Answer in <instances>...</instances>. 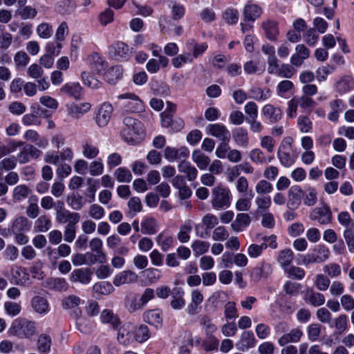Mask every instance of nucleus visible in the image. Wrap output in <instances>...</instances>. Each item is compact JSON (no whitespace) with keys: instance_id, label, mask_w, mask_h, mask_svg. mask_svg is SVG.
Returning <instances> with one entry per match:
<instances>
[{"instance_id":"45","label":"nucleus","mask_w":354,"mask_h":354,"mask_svg":"<svg viewBox=\"0 0 354 354\" xmlns=\"http://www.w3.org/2000/svg\"><path fill=\"white\" fill-rule=\"evenodd\" d=\"M292 259V251L290 249H284L280 251L278 257V261L284 269H286V268L290 264Z\"/></svg>"},{"instance_id":"40","label":"nucleus","mask_w":354,"mask_h":354,"mask_svg":"<svg viewBox=\"0 0 354 354\" xmlns=\"http://www.w3.org/2000/svg\"><path fill=\"white\" fill-rule=\"evenodd\" d=\"M256 342L257 341L252 332L245 331L242 333L240 340L242 349L252 348L255 346Z\"/></svg>"},{"instance_id":"58","label":"nucleus","mask_w":354,"mask_h":354,"mask_svg":"<svg viewBox=\"0 0 354 354\" xmlns=\"http://www.w3.org/2000/svg\"><path fill=\"white\" fill-rule=\"evenodd\" d=\"M106 79L110 84H115V81L122 76V70L119 66H115L110 68L105 73Z\"/></svg>"},{"instance_id":"36","label":"nucleus","mask_w":354,"mask_h":354,"mask_svg":"<svg viewBox=\"0 0 354 354\" xmlns=\"http://www.w3.org/2000/svg\"><path fill=\"white\" fill-rule=\"evenodd\" d=\"M93 62L91 64V72L98 75L104 74L107 68V63L97 54L92 56Z\"/></svg>"},{"instance_id":"2","label":"nucleus","mask_w":354,"mask_h":354,"mask_svg":"<svg viewBox=\"0 0 354 354\" xmlns=\"http://www.w3.org/2000/svg\"><path fill=\"white\" fill-rule=\"evenodd\" d=\"M123 123L124 127L121 131L122 138L129 143L138 142L144 134L140 122L131 117H125Z\"/></svg>"},{"instance_id":"44","label":"nucleus","mask_w":354,"mask_h":354,"mask_svg":"<svg viewBox=\"0 0 354 354\" xmlns=\"http://www.w3.org/2000/svg\"><path fill=\"white\" fill-rule=\"evenodd\" d=\"M114 176L120 183H129L132 180L131 171L125 167H119L115 169Z\"/></svg>"},{"instance_id":"15","label":"nucleus","mask_w":354,"mask_h":354,"mask_svg":"<svg viewBox=\"0 0 354 354\" xmlns=\"http://www.w3.org/2000/svg\"><path fill=\"white\" fill-rule=\"evenodd\" d=\"M134 326L130 324H125L120 328L118 334V342L123 345H129L133 342Z\"/></svg>"},{"instance_id":"63","label":"nucleus","mask_w":354,"mask_h":354,"mask_svg":"<svg viewBox=\"0 0 354 354\" xmlns=\"http://www.w3.org/2000/svg\"><path fill=\"white\" fill-rule=\"evenodd\" d=\"M113 290V286L109 282L97 283L93 286V290L101 295H109Z\"/></svg>"},{"instance_id":"43","label":"nucleus","mask_w":354,"mask_h":354,"mask_svg":"<svg viewBox=\"0 0 354 354\" xmlns=\"http://www.w3.org/2000/svg\"><path fill=\"white\" fill-rule=\"evenodd\" d=\"M28 221L24 216L17 218L10 227V232L12 233H17L19 232H24L28 230Z\"/></svg>"},{"instance_id":"38","label":"nucleus","mask_w":354,"mask_h":354,"mask_svg":"<svg viewBox=\"0 0 354 354\" xmlns=\"http://www.w3.org/2000/svg\"><path fill=\"white\" fill-rule=\"evenodd\" d=\"M250 223V218L248 214H238L236 220L232 223L231 227L235 232H240L243 227H247Z\"/></svg>"},{"instance_id":"52","label":"nucleus","mask_w":354,"mask_h":354,"mask_svg":"<svg viewBox=\"0 0 354 354\" xmlns=\"http://www.w3.org/2000/svg\"><path fill=\"white\" fill-rule=\"evenodd\" d=\"M297 125L302 133H309L313 128L311 120L306 115H301L297 118Z\"/></svg>"},{"instance_id":"6","label":"nucleus","mask_w":354,"mask_h":354,"mask_svg":"<svg viewBox=\"0 0 354 354\" xmlns=\"http://www.w3.org/2000/svg\"><path fill=\"white\" fill-rule=\"evenodd\" d=\"M118 97L124 100L122 106L126 112H139L143 109L142 100L135 94L128 93L120 95Z\"/></svg>"},{"instance_id":"51","label":"nucleus","mask_w":354,"mask_h":354,"mask_svg":"<svg viewBox=\"0 0 354 354\" xmlns=\"http://www.w3.org/2000/svg\"><path fill=\"white\" fill-rule=\"evenodd\" d=\"M134 339L138 342H143L149 338V331L147 326L142 325L136 330L133 329Z\"/></svg>"},{"instance_id":"29","label":"nucleus","mask_w":354,"mask_h":354,"mask_svg":"<svg viewBox=\"0 0 354 354\" xmlns=\"http://www.w3.org/2000/svg\"><path fill=\"white\" fill-rule=\"evenodd\" d=\"M262 13L261 8L257 4L248 3L243 9V16L245 20L254 21Z\"/></svg>"},{"instance_id":"24","label":"nucleus","mask_w":354,"mask_h":354,"mask_svg":"<svg viewBox=\"0 0 354 354\" xmlns=\"http://www.w3.org/2000/svg\"><path fill=\"white\" fill-rule=\"evenodd\" d=\"M262 112L263 115L267 118L271 123L277 122L282 117L281 110L270 104H266L263 107Z\"/></svg>"},{"instance_id":"41","label":"nucleus","mask_w":354,"mask_h":354,"mask_svg":"<svg viewBox=\"0 0 354 354\" xmlns=\"http://www.w3.org/2000/svg\"><path fill=\"white\" fill-rule=\"evenodd\" d=\"M192 230V225L190 221L185 222L180 227V230L178 233L177 237L180 242L187 243L189 241V232Z\"/></svg>"},{"instance_id":"28","label":"nucleus","mask_w":354,"mask_h":354,"mask_svg":"<svg viewBox=\"0 0 354 354\" xmlns=\"http://www.w3.org/2000/svg\"><path fill=\"white\" fill-rule=\"evenodd\" d=\"M31 306L34 311L39 314H46L49 310V304L47 299L41 296H35L31 300Z\"/></svg>"},{"instance_id":"59","label":"nucleus","mask_w":354,"mask_h":354,"mask_svg":"<svg viewBox=\"0 0 354 354\" xmlns=\"http://www.w3.org/2000/svg\"><path fill=\"white\" fill-rule=\"evenodd\" d=\"M209 243L200 240L194 241L192 244V248L196 255H201L208 251Z\"/></svg>"},{"instance_id":"35","label":"nucleus","mask_w":354,"mask_h":354,"mask_svg":"<svg viewBox=\"0 0 354 354\" xmlns=\"http://www.w3.org/2000/svg\"><path fill=\"white\" fill-rule=\"evenodd\" d=\"M100 319L103 323L109 324L114 328H116L120 324L118 316L110 310H104L101 313Z\"/></svg>"},{"instance_id":"12","label":"nucleus","mask_w":354,"mask_h":354,"mask_svg":"<svg viewBox=\"0 0 354 354\" xmlns=\"http://www.w3.org/2000/svg\"><path fill=\"white\" fill-rule=\"evenodd\" d=\"M207 133L221 141H230V133L226 127L222 124L216 123L207 127Z\"/></svg>"},{"instance_id":"26","label":"nucleus","mask_w":354,"mask_h":354,"mask_svg":"<svg viewBox=\"0 0 354 354\" xmlns=\"http://www.w3.org/2000/svg\"><path fill=\"white\" fill-rule=\"evenodd\" d=\"M303 335L302 331L299 328H294L288 333L284 334L278 340V343L281 346H283L288 343L298 342Z\"/></svg>"},{"instance_id":"11","label":"nucleus","mask_w":354,"mask_h":354,"mask_svg":"<svg viewBox=\"0 0 354 354\" xmlns=\"http://www.w3.org/2000/svg\"><path fill=\"white\" fill-rule=\"evenodd\" d=\"M140 302L141 300L138 294L129 292L125 295L124 305L129 313H134L143 309L144 306Z\"/></svg>"},{"instance_id":"54","label":"nucleus","mask_w":354,"mask_h":354,"mask_svg":"<svg viewBox=\"0 0 354 354\" xmlns=\"http://www.w3.org/2000/svg\"><path fill=\"white\" fill-rule=\"evenodd\" d=\"M317 193L315 188H308L306 193L304 192V203L308 206L314 205L317 200Z\"/></svg>"},{"instance_id":"62","label":"nucleus","mask_w":354,"mask_h":354,"mask_svg":"<svg viewBox=\"0 0 354 354\" xmlns=\"http://www.w3.org/2000/svg\"><path fill=\"white\" fill-rule=\"evenodd\" d=\"M51 226L50 220L45 215L40 216L35 221V227L39 232H46Z\"/></svg>"},{"instance_id":"1","label":"nucleus","mask_w":354,"mask_h":354,"mask_svg":"<svg viewBox=\"0 0 354 354\" xmlns=\"http://www.w3.org/2000/svg\"><path fill=\"white\" fill-rule=\"evenodd\" d=\"M8 333L21 339H31L37 333L36 322L24 318L16 319L12 322Z\"/></svg>"},{"instance_id":"5","label":"nucleus","mask_w":354,"mask_h":354,"mask_svg":"<svg viewBox=\"0 0 354 354\" xmlns=\"http://www.w3.org/2000/svg\"><path fill=\"white\" fill-rule=\"evenodd\" d=\"M55 219L60 224L78 223L80 220V216L77 212H73L66 209L62 201H57Z\"/></svg>"},{"instance_id":"8","label":"nucleus","mask_w":354,"mask_h":354,"mask_svg":"<svg viewBox=\"0 0 354 354\" xmlns=\"http://www.w3.org/2000/svg\"><path fill=\"white\" fill-rule=\"evenodd\" d=\"M312 220H317L322 225L328 224L332 221V212L328 205L324 204L322 207L315 208L310 214Z\"/></svg>"},{"instance_id":"34","label":"nucleus","mask_w":354,"mask_h":354,"mask_svg":"<svg viewBox=\"0 0 354 354\" xmlns=\"http://www.w3.org/2000/svg\"><path fill=\"white\" fill-rule=\"evenodd\" d=\"M305 300L314 306H319L325 303L324 296L313 290H308L306 293Z\"/></svg>"},{"instance_id":"9","label":"nucleus","mask_w":354,"mask_h":354,"mask_svg":"<svg viewBox=\"0 0 354 354\" xmlns=\"http://www.w3.org/2000/svg\"><path fill=\"white\" fill-rule=\"evenodd\" d=\"M304 192L299 186H292L288 193L287 207L291 210L297 209L301 205Z\"/></svg>"},{"instance_id":"20","label":"nucleus","mask_w":354,"mask_h":354,"mask_svg":"<svg viewBox=\"0 0 354 354\" xmlns=\"http://www.w3.org/2000/svg\"><path fill=\"white\" fill-rule=\"evenodd\" d=\"M110 53L116 59H127L129 56L128 46L121 41H118L112 45Z\"/></svg>"},{"instance_id":"22","label":"nucleus","mask_w":354,"mask_h":354,"mask_svg":"<svg viewBox=\"0 0 354 354\" xmlns=\"http://www.w3.org/2000/svg\"><path fill=\"white\" fill-rule=\"evenodd\" d=\"M178 169L180 173L186 175V178L189 181H194L198 176L197 169L193 166L189 162L182 160L178 165Z\"/></svg>"},{"instance_id":"3","label":"nucleus","mask_w":354,"mask_h":354,"mask_svg":"<svg viewBox=\"0 0 354 354\" xmlns=\"http://www.w3.org/2000/svg\"><path fill=\"white\" fill-rule=\"evenodd\" d=\"M231 192L230 189L219 184L212 189V207L216 209H226L230 205Z\"/></svg>"},{"instance_id":"37","label":"nucleus","mask_w":354,"mask_h":354,"mask_svg":"<svg viewBox=\"0 0 354 354\" xmlns=\"http://www.w3.org/2000/svg\"><path fill=\"white\" fill-rule=\"evenodd\" d=\"M354 87V81L349 75L343 76L337 83L336 88L340 93H345Z\"/></svg>"},{"instance_id":"25","label":"nucleus","mask_w":354,"mask_h":354,"mask_svg":"<svg viewBox=\"0 0 354 354\" xmlns=\"http://www.w3.org/2000/svg\"><path fill=\"white\" fill-rule=\"evenodd\" d=\"M143 319L145 322L156 328L161 326L162 322L161 313L158 309L145 311L143 314Z\"/></svg>"},{"instance_id":"48","label":"nucleus","mask_w":354,"mask_h":354,"mask_svg":"<svg viewBox=\"0 0 354 354\" xmlns=\"http://www.w3.org/2000/svg\"><path fill=\"white\" fill-rule=\"evenodd\" d=\"M30 61V57L24 51H19L14 56L17 69H24Z\"/></svg>"},{"instance_id":"23","label":"nucleus","mask_w":354,"mask_h":354,"mask_svg":"<svg viewBox=\"0 0 354 354\" xmlns=\"http://www.w3.org/2000/svg\"><path fill=\"white\" fill-rule=\"evenodd\" d=\"M266 37L270 41H276L279 35L277 23L272 19H267L262 23Z\"/></svg>"},{"instance_id":"33","label":"nucleus","mask_w":354,"mask_h":354,"mask_svg":"<svg viewBox=\"0 0 354 354\" xmlns=\"http://www.w3.org/2000/svg\"><path fill=\"white\" fill-rule=\"evenodd\" d=\"M184 292L180 288H175L171 292L172 300L171 306L175 310L181 309L185 305V301L183 299Z\"/></svg>"},{"instance_id":"55","label":"nucleus","mask_w":354,"mask_h":354,"mask_svg":"<svg viewBox=\"0 0 354 354\" xmlns=\"http://www.w3.org/2000/svg\"><path fill=\"white\" fill-rule=\"evenodd\" d=\"M16 13L19 15L22 19L25 20L33 19L36 16L37 12L31 6H24L23 8H19L16 11Z\"/></svg>"},{"instance_id":"47","label":"nucleus","mask_w":354,"mask_h":354,"mask_svg":"<svg viewBox=\"0 0 354 354\" xmlns=\"http://www.w3.org/2000/svg\"><path fill=\"white\" fill-rule=\"evenodd\" d=\"M30 192L31 190L26 185H17L13 190V198L16 201H21L28 197Z\"/></svg>"},{"instance_id":"7","label":"nucleus","mask_w":354,"mask_h":354,"mask_svg":"<svg viewBox=\"0 0 354 354\" xmlns=\"http://www.w3.org/2000/svg\"><path fill=\"white\" fill-rule=\"evenodd\" d=\"M102 241L99 238H93L89 242V247L91 250L95 252V254L86 253L89 256L90 263L93 264L96 262L104 263L106 261L105 253L102 251Z\"/></svg>"},{"instance_id":"4","label":"nucleus","mask_w":354,"mask_h":354,"mask_svg":"<svg viewBox=\"0 0 354 354\" xmlns=\"http://www.w3.org/2000/svg\"><path fill=\"white\" fill-rule=\"evenodd\" d=\"M73 159V152L71 147H66L61 151H49L44 156L45 162L54 165L65 163L66 161L71 162Z\"/></svg>"},{"instance_id":"61","label":"nucleus","mask_w":354,"mask_h":354,"mask_svg":"<svg viewBox=\"0 0 354 354\" xmlns=\"http://www.w3.org/2000/svg\"><path fill=\"white\" fill-rule=\"evenodd\" d=\"M267 247L266 243H263L261 245L251 244L248 248V254L252 258H257L261 254L263 250H266Z\"/></svg>"},{"instance_id":"46","label":"nucleus","mask_w":354,"mask_h":354,"mask_svg":"<svg viewBox=\"0 0 354 354\" xmlns=\"http://www.w3.org/2000/svg\"><path fill=\"white\" fill-rule=\"evenodd\" d=\"M67 202L72 209L75 210H80L84 205L86 201L80 194H72L68 196Z\"/></svg>"},{"instance_id":"53","label":"nucleus","mask_w":354,"mask_h":354,"mask_svg":"<svg viewBox=\"0 0 354 354\" xmlns=\"http://www.w3.org/2000/svg\"><path fill=\"white\" fill-rule=\"evenodd\" d=\"M156 241L162 250L167 251L172 245L174 239L171 236H165L163 233H160L157 236Z\"/></svg>"},{"instance_id":"13","label":"nucleus","mask_w":354,"mask_h":354,"mask_svg":"<svg viewBox=\"0 0 354 354\" xmlns=\"http://www.w3.org/2000/svg\"><path fill=\"white\" fill-rule=\"evenodd\" d=\"M113 106L108 102L103 103L97 110L95 117L96 123L99 127L106 126L112 115Z\"/></svg>"},{"instance_id":"56","label":"nucleus","mask_w":354,"mask_h":354,"mask_svg":"<svg viewBox=\"0 0 354 354\" xmlns=\"http://www.w3.org/2000/svg\"><path fill=\"white\" fill-rule=\"evenodd\" d=\"M250 93L252 94L251 97L257 101H263L270 97L269 89L264 91L261 88L253 87L250 89Z\"/></svg>"},{"instance_id":"57","label":"nucleus","mask_w":354,"mask_h":354,"mask_svg":"<svg viewBox=\"0 0 354 354\" xmlns=\"http://www.w3.org/2000/svg\"><path fill=\"white\" fill-rule=\"evenodd\" d=\"M194 61L193 56L189 53H185L176 57L173 61L172 64L174 67L180 68L183 64L187 63H192Z\"/></svg>"},{"instance_id":"17","label":"nucleus","mask_w":354,"mask_h":354,"mask_svg":"<svg viewBox=\"0 0 354 354\" xmlns=\"http://www.w3.org/2000/svg\"><path fill=\"white\" fill-rule=\"evenodd\" d=\"M92 272L88 268H78L74 270L70 274L69 279L71 282H79L82 284H87L91 281Z\"/></svg>"},{"instance_id":"14","label":"nucleus","mask_w":354,"mask_h":354,"mask_svg":"<svg viewBox=\"0 0 354 354\" xmlns=\"http://www.w3.org/2000/svg\"><path fill=\"white\" fill-rule=\"evenodd\" d=\"M91 105L88 102L80 104L72 103L66 105L68 115L74 119H78L80 117L91 109Z\"/></svg>"},{"instance_id":"32","label":"nucleus","mask_w":354,"mask_h":354,"mask_svg":"<svg viewBox=\"0 0 354 354\" xmlns=\"http://www.w3.org/2000/svg\"><path fill=\"white\" fill-rule=\"evenodd\" d=\"M158 229L157 221L152 217L145 218L141 223V232L146 234H154Z\"/></svg>"},{"instance_id":"39","label":"nucleus","mask_w":354,"mask_h":354,"mask_svg":"<svg viewBox=\"0 0 354 354\" xmlns=\"http://www.w3.org/2000/svg\"><path fill=\"white\" fill-rule=\"evenodd\" d=\"M187 46L188 49L192 50L194 59L197 58L199 55H202L207 48V44L206 43L198 44L195 40L190 39L187 42Z\"/></svg>"},{"instance_id":"31","label":"nucleus","mask_w":354,"mask_h":354,"mask_svg":"<svg viewBox=\"0 0 354 354\" xmlns=\"http://www.w3.org/2000/svg\"><path fill=\"white\" fill-rule=\"evenodd\" d=\"M192 158L201 170L205 169L210 163V158L198 149L192 152Z\"/></svg>"},{"instance_id":"42","label":"nucleus","mask_w":354,"mask_h":354,"mask_svg":"<svg viewBox=\"0 0 354 354\" xmlns=\"http://www.w3.org/2000/svg\"><path fill=\"white\" fill-rule=\"evenodd\" d=\"M271 198L266 196H259L255 198L258 213L266 212L271 205Z\"/></svg>"},{"instance_id":"60","label":"nucleus","mask_w":354,"mask_h":354,"mask_svg":"<svg viewBox=\"0 0 354 354\" xmlns=\"http://www.w3.org/2000/svg\"><path fill=\"white\" fill-rule=\"evenodd\" d=\"M272 184L266 180H261L255 186L256 192L260 195L268 194L272 191Z\"/></svg>"},{"instance_id":"18","label":"nucleus","mask_w":354,"mask_h":354,"mask_svg":"<svg viewBox=\"0 0 354 354\" xmlns=\"http://www.w3.org/2000/svg\"><path fill=\"white\" fill-rule=\"evenodd\" d=\"M83 88L78 82H68L60 88V93L63 95L80 100Z\"/></svg>"},{"instance_id":"50","label":"nucleus","mask_w":354,"mask_h":354,"mask_svg":"<svg viewBox=\"0 0 354 354\" xmlns=\"http://www.w3.org/2000/svg\"><path fill=\"white\" fill-rule=\"evenodd\" d=\"M82 79L84 84L91 88H98L101 84L100 82L97 78L94 77L89 72H82Z\"/></svg>"},{"instance_id":"16","label":"nucleus","mask_w":354,"mask_h":354,"mask_svg":"<svg viewBox=\"0 0 354 354\" xmlns=\"http://www.w3.org/2000/svg\"><path fill=\"white\" fill-rule=\"evenodd\" d=\"M309 55V49L304 44H299L295 48V53L290 57V63L292 65L299 67L301 66L305 59L308 58Z\"/></svg>"},{"instance_id":"30","label":"nucleus","mask_w":354,"mask_h":354,"mask_svg":"<svg viewBox=\"0 0 354 354\" xmlns=\"http://www.w3.org/2000/svg\"><path fill=\"white\" fill-rule=\"evenodd\" d=\"M51 337L46 334H41L37 340V350L40 354H47L51 348Z\"/></svg>"},{"instance_id":"64","label":"nucleus","mask_w":354,"mask_h":354,"mask_svg":"<svg viewBox=\"0 0 354 354\" xmlns=\"http://www.w3.org/2000/svg\"><path fill=\"white\" fill-rule=\"evenodd\" d=\"M81 299L76 295H70L62 300V306L65 309L74 308L80 304Z\"/></svg>"},{"instance_id":"21","label":"nucleus","mask_w":354,"mask_h":354,"mask_svg":"<svg viewBox=\"0 0 354 354\" xmlns=\"http://www.w3.org/2000/svg\"><path fill=\"white\" fill-rule=\"evenodd\" d=\"M138 280V275L131 270H126L117 274L113 279V284L120 286L124 283H135Z\"/></svg>"},{"instance_id":"49","label":"nucleus","mask_w":354,"mask_h":354,"mask_svg":"<svg viewBox=\"0 0 354 354\" xmlns=\"http://www.w3.org/2000/svg\"><path fill=\"white\" fill-rule=\"evenodd\" d=\"M338 221L346 227L345 230H354V221L351 218L348 212H342L337 216Z\"/></svg>"},{"instance_id":"19","label":"nucleus","mask_w":354,"mask_h":354,"mask_svg":"<svg viewBox=\"0 0 354 354\" xmlns=\"http://www.w3.org/2000/svg\"><path fill=\"white\" fill-rule=\"evenodd\" d=\"M41 154V151L33 145H25L18 154V159L21 163H26L30 160V158H37Z\"/></svg>"},{"instance_id":"10","label":"nucleus","mask_w":354,"mask_h":354,"mask_svg":"<svg viewBox=\"0 0 354 354\" xmlns=\"http://www.w3.org/2000/svg\"><path fill=\"white\" fill-rule=\"evenodd\" d=\"M189 155V152L186 147H181L178 149L167 147L164 151L165 158L169 162L185 160Z\"/></svg>"},{"instance_id":"27","label":"nucleus","mask_w":354,"mask_h":354,"mask_svg":"<svg viewBox=\"0 0 354 354\" xmlns=\"http://www.w3.org/2000/svg\"><path fill=\"white\" fill-rule=\"evenodd\" d=\"M234 142L239 147L246 148L249 145L248 133L246 129L239 127L232 132Z\"/></svg>"}]
</instances>
